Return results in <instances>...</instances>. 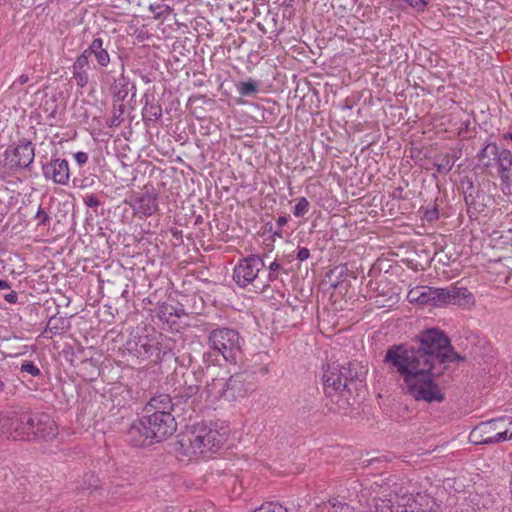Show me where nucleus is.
I'll use <instances>...</instances> for the list:
<instances>
[{
	"mask_svg": "<svg viewBox=\"0 0 512 512\" xmlns=\"http://www.w3.org/2000/svg\"><path fill=\"white\" fill-rule=\"evenodd\" d=\"M462 360L464 358L454 350L442 330L429 328L421 331L411 345L390 346L383 361L390 372L401 377L404 394L415 401L441 403L445 394L437 381L448 363Z\"/></svg>",
	"mask_w": 512,
	"mask_h": 512,
	"instance_id": "nucleus-1",
	"label": "nucleus"
},
{
	"mask_svg": "<svg viewBox=\"0 0 512 512\" xmlns=\"http://www.w3.org/2000/svg\"><path fill=\"white\" fill-rule=\"evenodd\" d=\"M367 368L360 362H347L345 364H332L324 370L322 381L326 396L332 397L343 392L352 393L363 383Z\"/></svg>",
	"mask_w": 512,
	"mask_h": 512,
	"instance_id": "nucleus-2",
	"label": "nucleus"
},
{
	"mask_svg": "<svg viewBox=\"0 0 512 512\" xmlns=\"http://www.w3.org/2000/svg\"><path fill=\"white\" fill-rule=\"evenodd\" d=\"M228 428L217 424L203 425L194 428L179 441L185 454L192 456H207L221 448L228 438Z\"/></svg>",
	"mask_w": 512,
	"mask_h": 512,
	"instance_id": "nucleus-3",
	"label": "nucleus"
},
{
	"mask_svg": "<svg viewBox=\"0 0 512 512\" xmlns=\"http://www.w3.org/2000/svg\"><path fill=\"white\" fill-rule=\"evenodd\" d=\"M265 267L263 258L257 254H250L238 261L233 269L232 278L238 287L256 293H263L269 289V281H264L260 272Z\"/></svg>",
	"mask_w": 512,
	"mask_h": 512,
	"instance_id": "nucleus-4",
	"label": "nucleus"
},
{
	"mask_svg": "<svg viewBox=\"0 0 512 512\" xmlns=\"http://www.w3.org/2000/svg\"><path fill=\"white\" fill-rule=\"evenodd\" d=\"M207 343L211 350L221 355L227 362L237 363L242 355L243 338L235 329L214 328L208 333Z\"/></svg>",
	"mask_w": 512,
	"mask_h": 512,
	"instance_id": "nucleus-5",
	"label": "nucleus"
},
{
	"mask_svg": "<svg viewBox=\"0 0 512 512\" xmlns=\"http://www.w3.org/2000/svg\"><path fill=\"white\" fill-rule=\"evenodd\" d=\"M34 147L30 141L23 140L16 147L8 148L0 159L2 173L11 174L28 167L34 160Z\"/></svg>",
	"mask_w": 512,
	"mask_h": 512,
	"instance_id": "nucleus-6",
	"label": "nucleus"
},
{
	"mask_svg": "<svg viewBox=\"0 0 512 512\" xmlns=\"http://www.w3.org/2000/svg\"><path fill=\"white\" fill-rule=\"evenodd\" d=\"M155 442H160L174 434L177 423L171 412L156 411L142 417Z\"/></svg>",
	"mask_w": 512,
	"mask_h": 512,
	"instance_id": "nucleus-7",
	"label": "nucleus"
},
{
	"mask_svg": "<svg viewBox=\"0 0 512 512\" xmlns=\"http://www.w3.org/2000/svg\"><path fill=\"white\" fill-rule=\"evenodd\" d=\"M428 300L431 305L441 306L445 304L462 305L472 298V294L465 287L450 286L447 288L429 287Z\"/></svg>",
	"mask_w": 512,
	"mask_h": 512,
	"instance_id": "nucleus-8",
	"label": "nucleus"
},
{
	"mask_svg": "<svg viewBox=\"0 0 512 512\" xmlns=\"http://www.w3.org/2000/svg\"><path fill=\"white\" fill-rule=\"evenodd\" d=\"M43 176L54 184L66 186L70 180V168L66 159L52 157L51 160L42 165Z\"/></svg>",
	"mask_w": 512,
	"mask_h": 512,
	"instance_id": "nucleus-9",
	"label": "nucleus"
},
{
	"mask_svg": "<svg viewBox=\"0 0 512 512\" xmlns=\"http://www.w3.org/2000/svg\"><path fill=\"white\" fill-rule=\"evenodd\" d=\"M506 417L492 419L481 422L470 432L469 440L476 445L492 444L493 435L501 429V425L506 422Z\"/></svg>",
	"mask_w": 512,
	"mask_h": 512,
	"instance_id": "nucleus-10",
	"label": "nucleus"
},
{
	"mask_svg": "<svg viewBox=\"0 0 512 512\" xmlns=\"http://www.w3.org/2000/svg\"><path fill=\"white\" fill-rule=\"evenodd\" d=\"M200 380L195 372H188L182 375V381L173 390V399L180 403L187 402L199 392Z\"/></svg>",
	"mask_w": 512,
	"mask_h": 512,
	"instance_id": "nucleus-11",
	"label": "nucleus"
},
{
	"mask_svg": "<svg viewBox=\"0 0 512 512\" xmlns=\"http://www.w3.org/2000/svg\"><path fill=\"white\" fill-rule=\"evenodd\" d=\"M226 400L234 401L245 397L252 390V384L247 381L244 373H236L226 378Z\"/></svg>",
	"mask_w": 512,
	"mask_h": 512,
	"instance_id": "nucleus-12",
	"label": "nucleus"
},
{
	"mask_svg": "<svg viewBox=\"0 0 512 512\" xmlns=\"http://www.w3.org/2000/svg\"><path fill=\"white\" fill-rule=\"evenodd\" d=\"M130 205L134 212L151 216L158 211V195L150 191L137 193L132 197Z\"/></svg>",
	"mask_w": 512,
	"mask_h": 512,
	"instance_id": "nucleus-13",
	"label": "nucleus"
},
{
	"mask_svg": "<svg viewBox=\"0 0 512 512\" xmlns=\"http://www.w3.org/2000/svg\"><path fill=\"white\" fill-rule=\"evenodd\" d=\"M35 414L23 411L14 412V421L11 423L13 426V438L30 439L33 435Z\"/></svg>",
	"mask_w": 512,
	"mask_h": 512,
	"instance_id": "nucleus-14",
	"label": "nucleus"
},
{
	"mask_svg": "<svg viewBox=\"0 0 512 512\" xmlns=\"http://www.w3.org/2000/svg\"><path fill=\"white\" fill-rule=\"evenodd\" d=\"M127 441L133 446L141 447L153 444L155 441L152 439L147 425H145L143 418L134 421L127 430Z\"/></svg>",
	"mask_w": 512,
	"mask_h": 512,
	"instance_id": "nucleus-15",
	"label": "nucleus"
},
{
	"mask_svg": "<svg viewBox=\"0 0 512 512\" xmlns=\"http://www.w3.org/2000/svg\"><path fill=\"white\" fill-rule=\"evenodd\" d=\"M495 164L498 167V174L503 184L512 183V153L508 149H497L494 156Z\"/></svg>",
	"mask_w": 512,
	"mask_h": 512,
	"instance_id": "nucleus-16",
	"label": "nucleus"
},
{
	"mask_svg": "<svg viewBox=\"0 0 512 512\" xmlns=\"http://www.w3.org/2000/svg\"><path fill=\"white\" fill-rule=\"evenodd\" d=\"M34 437L54 438L57 435V427L54 420L47 414H35Z\"/></svg>",
	"mask_w": 512,
	"mask_h": 512,
	"instance_id": "nucleus-17",
	"label": "nucleus"
},
{
	"mask_svg": "<svg viewBox=\"0 0 512 512\" xmlns=\"http://www.w3.org/2000/svg\"><path fill=\"white\" fill-rule=\"evenodd\" d=\"M226 378L224 377H215L210 381L206 382V385L202 391V395L206 397L207 400L211 402H215L222 398L226 399Z\"/></svg>",
	"mask_w": 512,
	"mask_h": 512,
	"instance_id": "nucleus-18",
	"label": "nucleus"
},
{
	"mask_svg": "<svg viewBox=\"0 0 512 512\" xmlns=\"http://www.w3.org/2000/svg\"><path fill=\"white\" fill-rule=\"evenodd\" d=\"M178 405L173 399V395L159 393L152 397L150 401L145 406L146 413H153L156 411H166L171 412L174 407Z\"/></svg>",
	"mask_w": 512,
	"mask_h": 512,
	"instance_id": "nucleus-19",
	"label": "nucleus"
},
{
	"mask_svg": "<svg viewBox=\"0 0 512 512\" xmlns=\"http://www.w3.org/2000/svg\"><path fill=\"white\" fill-rule=\"evenodd\" d=\"M129 83V78L123 72L113 80L110 91L117 101L122 102L126 99L129 93Z\"/></svg>",
	"mask_w": 512,
	"mask_h": 512,
	"instance_id": "nucleus-20",
	"label": "nucleus"
},
{
	"mask_svg": "<svg viewBox=\"0 0 512 512\" xmlns=\"http://www.w3.org/2000/svg\"><path fill=\"white\" fill-rule=\"evenodd\" d=\"M90 50L94 52L93 56L101 67L108 66L110 63V55L107 51V46H104V41L102 38H94L90 44Z\"/></svg>",
	"mask_w": 512,
	"mask_h": 512,
	"instance_id": "nucleus-21",
	"label": "nucleus"
},
{
	"mask_svg": "<svg viewBox=\"0 0 512 512\" xmlns=\"http://www.w3.org/2000/svg\"><path fill=\"white\" fill-rule=\"evenodd\" d=\"M70 326L68 318L54 315L48 320L46 331L59 335L69 330Z\"/></svg>",
	"mask_w": 512,
	"mask_h": 512,
	"instance_id": "nucleus-22",
	"label": "nucleus"
},
{
	"mask_svg": "<svg viewBox=\"0 0 512 512\" xmlns=\"http://www.w3.org/2000/svg\"><path fill=\"white\" fill-rule=\"evenodd\" d=\"M427 290H429L428 286H417V287L411 289L407 295L408 300L410 302H417L422 305L429 304L430 303V300H428L429 292Z\"/></svg>",
	"mask_w": 512,
	"mask_h": 512,
	"instance_id": "nucleus-23",
	"label": "nucleus"
},
{
	"mask_svg": "<svg viewBox=\"0 0 512 512\" xmlns=\"http://www.w3.org/2000/svg\"><path fill=\"white\" fill-rule=\"evenodd\" d=\"M162 116V108L158 103H149L146 101L143 108V117L145 120L157 121Z\"/></svg>",
	"mask_w": 512,
	"mask_h": 512,
	"instance_id": "nucleus-24",
	"label": "nucleus"
},
{
	"mask_svg": "<svg viewBox=\"0 0 512 512\" xmlns=\"http://www.w3.org/2000/svg\"><path fill=\"white\" fill-rule=\"evenodd\" d=\"M14 412L5 415L0 413V435H6L7 437H13V426Z\"/></svg>",
	"mask_w": 512,
	"mask_h": 512,
	"instance_id": "nucleus-25",
	"label": "nucleus"
},
{
	"mask_svg": "<svg viewBox=\"0 0 512 512\" xmlns=\"http://www.w3.org/2000/svg\"><path fill=\"white\" fill-rule=\"evenodd\" d=\"M149 11L154 19H165L172 13V8L166 4H150Z\"/></svg>",
	"mask_w": 512,
	"mask_h": 512,
	"instance_id": "nucleus-26",
	"label": "nucleus"
},
{
	"mask_svg": "<svg viewBox=\"0 0 512 512\" xmlns=\"http://www.w3.org/2000/svg\"><path fill=\"white\" fill-rule=\"evenodd\" d=\"M99 483V478L93 472H88L84 474L80 488L82 490H97Z\"/></svg>",
	"mask_w": 512,
	"mask_h": 512,
	"instance_id": "nucleus-27",
	"label": "nucleus"
},
{
	"mask_svg": "<svg viewBox=\"0 0 512 512\" xmlns=\"http://www.w3.org/2000/svg\"><path fill=\"white\" fill-rule=\"evenodd\" d=\"M238 91L242 96H252L258 91V84L249 80L239 84Z\"/></svg>",
	"mask_w": 512,
	"mask_h": 512,
	"instance_id": "nucleus-28",
	"label": "nucleus"
},
{
	"mask_svg": "<svg viewBox=\"0 0 512 512\" xmlns=\"http://www.w3.org/2000/svg\"><path fill=\"white\" fill-rule=\"evenodd\" d=\"M282 269V265L277 260H274L272 263H270L268 266L267 278H264V281H269V287L271 286L272 282L278 280L280 271Z\"/></svg>",
	"mask_w": 512,
	"mask_h": 512,
	"instance_id": "nucleus-29",
	"label": "nucleus"
},
{
	"mask_svg": "<svg viewBox=\"0 0 512 512\" xmlns=\"http://www.w3.org/2000/svg\"><path fill=\"white\" fill-rule=\"evenodd\" d=\"M310 207L309 201L305 197L297 199V204L294 207V215L296 217H303L308 213Z\"/></svg>",
	"mask_w": 512,
	"mask_h": 512,
	"instance_id": "nucleus-30",
	"label": "nucleus"
},
{
	"mask_svg": "<svg viewBox=\"0 0 512 512\" xmlns=\"http://www.w3.org/2000/svg\"><path fill=\"white\" fill-rule=\"evenodd\" d=\"M73 78L77 86L83 88L88 84L89 76L86 70H73Z\"/></svg>",
	"mask_w": 512,
	"mask_h": 512,
	"instance_id": "nucleus-31",
	"label": "nucleus"
},
{
	"mask_svg": "<svg viewBox=\"0 0 512 512\" xmlns=\"http://www.w3.org/2000/svg\"><path fill=\"white\" fill-rule=\"evenodd\" d=\"M436 166L439 173H448L453 168L454 161L449 155H445Z\"/></svg>",
	"mask_w": 512,
	"mask_h": 512,
	"instance_id": "nucleus-32",
	"label": "nucleus"
},
{
	"mask_svg": "<svg viewBox=\"0 0 512 512\" xmlns=\"http://www.w3.org/2000/svg\"><path fill=\"white\" fill-rule=\"evenodd\" d=\"M35 219L38 226H49L51 222V217L41 206L37 210Z\"/></svg>",
	"mask_w": 512,
	"mask_h": 512,
	"instance_id": "nucleus-33",
	"label": "nucleus"
},
{
	"mask_svg": "<svg viewBox=\"0 0 512 512\" xmlns=\"http://www.w3.org/2000/svg\"><path fill=\"white\" fill-rule=\"evenodd\" d=\"M21 372H27L34 377L41 375L40 369L32 361H24L20 367Z\"/></svg>",
	"mask_w": 512,
	"mask_h": 512,
	"instance_id": "nucleus-34",
	"label": "nucleus"
},
{
	"mask_svg": "<svg viewBox=\"0 0 512 512\" xmlns=\"http://www.w3.org/2000/svg\"><path fill=\"white\" fill-rule=\"evenodd\" d=\"M510 432H511V428H509V427L504 428V424H502L501 429L496 431V433L493 435L492 444L503 442V441L509 439Z\"/></svg>",
	"mask_w": 512,
	"mask_h": 512,
	"instance_id": "nucleus-35",
	"label": "nucleus"
},
{
	"mask_svg": "<svg viewBox=\"0 0 512 512\" xmlns=\"http://www.w3.org/2000/svg\"><path fill=\"white\" fill-rule=\"evenodd\" d=\"M498 146L496 144L490 143L486 145L478 154V158L480 161H483L485 158H488L490 155L493 157L497 153Z\"/></svg>",
	"mask_w": 512,
	"mask_h": 512,
	"instance_id": "nucleus-36",
	"label": "nucleus"
},
{
	"mask_svg": "<svg viewBox=\"0 0 512 512\" xmlns=\"http://www.w3.org/2000/svg\"><path fill=\"white\" fill-rule=\"evenodd\" d=\"M89 59L86 55H79L73 64V70H86L85 67L88 66Z\"/></svg>",
	"mask_w": 512,
	"mask_h": 512,
	"instance_id": "nucleus-37",
	"label": "nucleus"
},
{
	"mask_svg": "<svg viewBox=\"0 0 512 512\" xmlns=\"http://www.w3.org/2000/svg\"><path fill=\"white\" fill-rule=\"evenodd\" d=\"M375 512H393L390 500H380L375 503Z\"/></svg>",
	"mask_w": 512,
	"mask_h": 512,
	"instance_id": "nucleus-38",
	"label": "nucleus"
},
{
	"mask_svg": "<svg viewBox=\"0 0 512 512\" xmlns=\"http://www.w3.org/2000/svg\"><path fill=\"white\" fill-rule=\"evenodd\" d=\"M263 511L266 512H288V510L278 503L263 504Z\"/></svg>",
	"mask_w": 512,
	"mask_h": 512,
	"instance_id": "nucleus-39",
	"label": "nucleus"
},
{
	"mask_svg": "<svg viewBox=\"0 0 512 512\" xmlns=\"http://www.w3.org/2000/svg\"><path fill=\"white\" fill-rule=\"evenodd\" d=\"M84 203L90 208H97L100 205L99 199L93 194L86 196Z\"/></svg>",
	"mask_w": 512,
	"mask_h": 512,
	"instance_id": "nucleus-40",
	"label": "nucleus"
},
{
	"mask_svg": "<svg viewBox=\"0 0 512 512\" xmlns=\"http://www.w3.org/2000/svg\"><path fill=\"white\" fill-rule=\"evenodd\" d=\"M74 158L79 166H83L88 162V154L86 152H77L74 154Z\"/></svg>",
	"mask_w": 512,
	"mask_h": 512,
	"instance_id": "nucleus-41",
	"label": "nucleus"
},
{
	"mask_svg": "<svg viewBox=\"0 0 512 512\" xmlns=\"http://www.w3.org/2000/svg\"><path fill=\"white\" fill-rule=\"evenodd\" d=\"M288 219L286 216H280L278 217L277 219V226H278V229L274 231V235L278 236V237H282V227L284 225H286Z\"/></svg>",
	"mask_w": 512,
	"mask_h": 512,
	"instance_id": "nucleus-42",
	"label": "nucleus"
},
{
	"mask_svg": "<svg viewBox=\"0 0 512 512\" xmlns=\"http://www.w3.org/2000/svg\"><path fill=\"white\" fill-rule=\"evenodd\" d=\"M310 257V251L306 247H300L297 252L296 258L299 261H305Z\"/></svg>",
	"mask_w": 512,
	"mask_h": 512,
	"instance_id": "nucleus-43",
	"label": "nucleus"
},
{
	"mask_svg": "<svg viewBox=\"0 0 512 512\" xmlns=\"http://www.w3.org/2000/svg\"><path fill=\"white\" fill-rule=\"evenodd\" d=\"M3 298L5 301H7L10 304H15L18 300V295L15 291H10L9 293H6L3 295Z\"/></svg>",
	"mask_w": 512,
	"mask_h": 512,
	"instance_id": "nucleus-44",
	"label": "nucleus"
},
{
	"mask_svg": "<svg viewBox=\"0 0 512 512\" xmlns=\"http://www.w3.org/2000/svg\"><path fill=\"white\" fill-rule=\"evenodd\" d=\"M439 217V213H438V210L437 208H434L432 210H428L426 211L425 213V218L429 221V222H432L436 219H438Z\"/></svg>",
	"mask_w": 512,
	"mask_h": 512,
	"instance_id": "nucleus-45",
	"label": "nucleus"
},
{
	"mask_svg": "<svg viewBox=\"0 0 512 512\" xmlns=\"http://www.w3.org/2000/svg\"><path fill=\"white\" fill-rule=\"evenodd\" d=\"M121 122H122V119L120 118V115L114 114V117H113V119H112V121H111L109 126L110 127H113V126L116 127V126H119L121 124Z\"/></svg>",
	"mask_w": 512,
	"mask_h": 512,
	"instance_id": "nucleus-46",
	"label": "nucleus"
},
{
	"mask_svg": "<svg viewBox=\"0 0 512 512\" xmlns=\"http://www.w3.org/2000/svg\"><path fill=\"white\" fill-rule=\"evenodd\" d=\"M29 81V76L27 74H22L19 76L15 83H19L20 85H24Z\"/></svg>",
	"mask_w": 512,
	"mask_h": 512,
	"instance_id": "nucleus-47",
	"label": "nucleus"
},
{
	"mask_svg": "<svg viewBox=\"0 0 512 512\" xmlns=\"http://www.w3.org/2000/svg\"><path fill=\"white\" fill-rule=\"evenodd\" d=\"M140 347L143 348L145 354H148L152 349V345H150L146 340L144 343H141Z\"/></svg>",
	"mask_w": 512,
	"mask_h": 512,
	"instance_id": "nucleus-48",
	"label": "nucleus"
},
{
	"mask_svg": "<svg viewBox=\"0 0 512 512\" xmlns=\"http://www.w3.org/2000/svg\"><path fill=\"white\" fill-rule=\"evenodd\" d=\"M10 288H11V286L8 281L0 279V289L1 290L10 289Z\"/></svg>",
	"mask_w": 512,
	"mask_h": 512,
	"instance_id": "nucleus-49",
	"label": "nucleus"
},
{
	"mask_svg": "<svg viewBox=\"0 0 512 512\" xmlns=\"http://www.w3.org/2000/svg\"><path fill=\"white\" fill-rule=\"evenodd\" d=\"M340 512H354V508L351 507L349 504L345 503L344 506L340 507Z\"/></svg>",
	"mask_w": 512,
	"mask_h": 512,
	"instance_id": "nucleus-50",
	"label": "nucleus"
},
{
	"mask_svg": "<svg viewBox=\"0 0 512 512\" xmlns=\"http://www.w3.org/2000/svg\"><path fill=\"white\" fill-rule=\"evenodd\" d=\"M203 359H204V362H212V353L211 352H207V353H204L203 354Z\"/></svg>",
	"mask_w": 512,
	"mask_h": 512,
	"instance_id": "nucleus-51",
	"label": "nucleus"
},
{
	"mask_svg": "<svg viewBox=\"0 0 512 512\" xmlns=\"http://www.w3.org/2000/svg\"><path fill=\"white\" fill-rule=\"evenodd\" d=\"M81 55H86V56H87V58L89 59V57H90V56L94 55V52H92V51L90 50V46H89L87 49H85V50L81 53Z\"/></svg>",
	"mask_w": 512,
	"mask_h": 512,
	"instance_id": "nucleus-52",
	"label": "nucleus"
},
{
	"mask_svg": "<svg viewBox=\"0 0 512 512\" xmlns=\"http://www.w3.org/2000/svg\"><path fill=\"white\" fill-rule=\"evenodd\" d=\"M506 419H507L506 421H508V423H509V428H511V432L509 434V439H512V419H510V418H506Z\"/></svg>",
	"mask_w": 512,
	"mask_h": 512,
	"instance_id": "nucleus-53",
	"label": "nucleus"
},
{
	"mask_svg": "<svg viewBox=\"0 0 512 512\" xmlns=\"http://www.w3.org/2000/svg\"><path fill=\"white\" fill-rule=\"evenodd\" d=\"M4 390H5V383L2 380V378L0 377V393L3 392Z\"/></svg>",
	"mask_w": 512,
	"mask_h": 512,
	"instance_id": "nucleus-54",
	"label": "nucleus"
},
{
	"mask_svg": "<svg viewBox=\"0 0 512 512\" xmlns=\"http://www.w3.org/2000/svg\"><path fill=\"white\" fill-rule=\"evenodd\" d=\"M118 113H119L118 115H120V116L124 113V106L122 104H120L118 107Z\"/></svg>",
	"mask_w": 512,
	"mask_h": 512,
	"instance_id": "nucleus-55",
	"label": "nucleus"
},
{
	"mask_svg": "<svg viewBox=\"0 0 512 512\" xmlns=\"http://www.w3.org/2000/svg\"><path fill=\"white\" fill-rule=\"evenodd\" d=\"M503 138H504V139H509V140H511V141H512V133H506V134H504V135H503Z\"/></svg>",
	"mask_w": 512,
	"mask_h": 512,
	"instance_id": "nucleus-56",
	"label": "nucleus"
},
{
	"mask_svg": "<svg viewBox=\"0 0 512 512\" xmlns=\"http://www.w3.org/2000/svg\"><path fill=\"white\" fill-rule=\"evenodd\" d=\"M252 512H266V511H263V505H261L259 508L253 510Z\"/></svg>",
	"mask_w": 512,
	"mask_h": 512,
	"instance_id": "nucleus-57",
	"label": "nucleus"
},
{
	"mask_svg": "<svg viewBox=\"0 0 512 512\" xmlns=\"http://www.w3.org/2000/svg\"><path fill=\"white\" fill-rule=\"evenodd\" d=\"M483 164H484V166H485V167H487V168L491 166V162H490V161H488V162H484Z\"/></svg>",
	"mask_w": 512,
	"mask_h": 512,
	"instance_id": "nucleus-58",
	"label": "nucleus"
},
{
	"mask_svg": "<svg viewBox=\"0 0 512 512\" xmlns=\"http://www.w3.org/2000/svg\"><path fill=\"white\" fill-rule=\"evenodd\" d=\"M465 200H466V202L468 203V200H471V197H467V196H465Z\"/></svg>",
	"mask_w": 512,
	"mask_h": 512,
	"instance_id": "nucleus-59",
	"label": "nucleus"
},
{
	"mask_svg": "<svg viewBox=\"0 0 512 512\" xmlns=\"http://www.w3.org/2000/svg\"><path fill=\"white\" fill-rule=\"evenodd\" d=\"M465 200H466V202L468 203V200H471V197H467V196H465Z\"/></svg>",
	"mask_w": 512,
	"mask_h": 512,
	"instance_id": "nucleus-60",
	"label": "nucleus"
}]
</instances>
